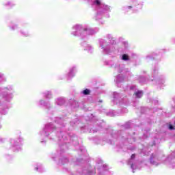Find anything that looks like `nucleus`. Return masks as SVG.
<instances>
[{"instance_id":"9d476101","label":"nucleus","mask_w":175,"mask_h":175,"mask_svg":"<svg viewBox=\"0 0 175 175\" xmlns=\"http://www.w3.org/2000/svg\"><path fill=\"white\" fill-rule=\"evenodd\" d=\"M21 33L22 36H25V37L29 36V32L25 31L24 30H21Z\"/></svg>"},{"instance_id":"412c9836","label":"nucleus","mask_w":175,"mask_h":175,"mask_svg":"<svg viewBox=\"0 0 175 175\" xmlns=\"http://www.w3.org/2000/svg\"><path fill=\"white\" fill-rule=\"evenodd\" d=\"M1 109H8V105L5 104H3V107H1Z\"/></svg>"},{"instance_id":"20e7f679","label":"nucleus","mask_w":175,"mask_h":175,"mask_svg":"<svg viewBox=\"0 0 175 175\" xmlns=\"http://www.w3.org/2000/svg\"><path fill=\"white\" fill-rule=\"evenodd\" d=\"M65 126L64 124V120L61 118H57L55 124L49 123L45 125L44 131H59L61 128Z\"/></svg>"},{"instance_id":"ddd939ff","label":"nucleus","mask_w":175,"mask_h":175,"mask_svg":"<svg viewBox=\"0 0 175 175\" xmlns=\"http://www.w3.org/2000/svg\"><path fill=\"white\" fill-rule=\"evenodd\" d=\"M122 61H129V56L126 54H124L122 55Z\"/></svg>"},{"instance_id":"a211bd4d","label":"nucleus","mask_w":175,"mask_h":175,"mask_svg":"<svg viewBox=\"0 0 175 175\" xmlns=\"http://www.w3.org/2000/svg\"><path fill=\"white\" fill-rule=\"evenodd\" d=\"M125 128H126L127 129H129V128H131V122H128L127 123H126L124 124Z\"/></svg>"},{"instance_id":"6ab92c4d","label":"nucleus","mask_w":175,"mask_h":175,"mask_svg":"<svg viewBox=\"0 0 175 175\" xmlns=\"http://www.w3.org/2000/svg\"><path fill=\"white\" fill-rule=\"evenodd\" d=\"M113 68H115V69H117V70H118V72H121V70H120V65L119 64H116L115 66H113Z\"/></svg>"},{"instance_id":"f257e3e1","label":"nucleus","mask_w":175,"mask_h":175,"mask_svg":"<svg viewBox=\"0 0 175 175\" xmlns=\"http://www.w3.org/2000/svg\"><path fill=\"white\" fill-rule=\"evenodd\" d=\"M96 31L92 28H83L81 25H75L71 29V35L79 36L81 39L87 38L90 35H94Z\"/></svg>"},{"instance_id":"2eb2a0df","label":"nucleus","mask_w":175,"mask_h":175,"mask_svg":"<svg viewBox=\"0 0 175 175\" xmlns=\"http://www.w3.org/2000/svg\"><path fill=\"white\" fill-rule=\"evenodd\" d=\"M4 5L5 6H9L10 8H12V6H14V3L11 1H8L7 3H5Z\"/></svg>"},{"instance_id":"b1692460","label":"nucleus","mask_w":175,"mask_h":175,"mask_svg":"<svg viewBox=\"0 0 175 175\" xmlns=\"http://www.w3.org/2000/svg\"><path fill=\"white\" fill-rule=\"evenodd\" d=\"M13 90V88H10L9 89L6 88L5 91H12Z\"/></svg>"},{"instance_id":"9b49d317","label":"nucleus","mask_w":175,"mask_h":175,"mask_svg":"<svg viewBox=\"0 0 175 175\" xmlns=\"http://www.w3.org/2000/svg\"><path fill=\"white\" fill-rule=\"evenodd\" d=\"M44 96L47 98V99H50L51 98V92H44Z\"/></svg>"},{"instance_id":"7c9ffc66","label":"nucleus","mask_w":175,"mask_h":175,"mask_svg":"<svg viewBox=\"0 0 175 175\" xmlns=\"http://www.w3.org/2000/svg\"><path fill=\"white\" fill-rule=\"evenodd\" d=\"M131 167H133V165H131Z\"/></svg>"},{"instance_id":"393cba45","label":"nucleus","mask_w":175,"mask_h":175,"mask_svg":"<svg viewBox=\"0 0 175 175\" xmlns=\"http://www.w3.org/2000/svg\"><path fill=\"white\" fill-rule=\"evenodd\" d=\"M120 77H121L120 75H119V76L117 77V80H118V81H121L120 80Z\"/></svg>"},{"instance_id":"a878e982","label":"nucleus","mask_w":175,"mask_h":175,"mask_svg":"<svg viewBox=\"0 0 175 175\" xmlns=\"http://www.w3.org/2000/svg\"><path fill=\"white\" fill-rule=\"evenodd\" d=\"M133 158H135V154L131 155V159H133Z\"/></svg>"},{"instance_id":"7ed1b4c3","label":"nucleus","mask_w":175,"mask_h":175,"mask_svg":"<svg viewBox=\"0 0 175 175\" xmlns=\"http://www.w3.org/2000/svg\"><path fill=\"white\" fill-rule=\"evenodd\" d=\"M92 6L97 8V18H100V14L102 13H106V12H110V7L102 3L101 0H92Z\"/></svg>"},{"instance_id":"dca6fc26","label":"nucleus","mask_w":175,"mask_h":175,"mask_svg":"<svg viewBox=\"0 0 175 175\" xmlns=\"http://www.w3.org/2000/svg\"><path fill=\"white\" fill-rule=\"evenodd\" d=\"M90 92L91 91H90V90L85 89V90L81 92V94H83V95H90Z\"/></svg>"},{"instance_id":"4be33fe9","label":"nucleus","mask_w":175,"mask_h":175,"mask_svg":"<svg viewBox=\"0 0 175 175\" xmlns=\"http://www.w3.org/2000/svg\"><path fill=\"white\" fill-rule=\"evenodd\" d=\"M158 73V70H153V75H157Z\"/></svg>"},{"instance_id":"aec40b11","label":"nucleus","mask_w":175,"mask_h":175,"mask_svg":"<svg viewBox=\"0 0 175 175\" xmlns=\"http://www.w3.org/2000/svg\"><path fill=\"white\" fill-rule=\"evenodd\" d=\"M2 114H7L8 113V110H6V109H3V111H2Z\"/></svg>"},{"instance_id":"4468645a","label":"nucleus","mask_w":175,"mask_h":175,"mask_svg":"<svg viewBox=\"0 0 175 175\" xmlns=\"http://www.w3.org/2000/svg\"><path fill=\"white\" fill-rule=\"evenodd\" d=\"M10 28L12 31H16V29H18V26L17 25H12L10 26Z\"/></svg>"},{"instance_id":"f8f14e48","label":"nucleus","mask_w":175,"mask_h":175,"mask_svg":"<svg viewBox=\"0 0 175 175\" xmlns=\"http://www.w3.org/2000/svg\"><path fill=\"white\" fill-rule=\"evenodd\" d=\"M118 96H120V94L117 92H113V98H114V102H116L117 103V100H118Z\"/></svg>"},{"instance_id":"f03ea898","label":"nucleus","mask_w":175,"mask_h":175,"mask_svg":"<svg viewBox=\"0 0 175 175\" xmlns=\"http://www.w3.org/2000/svg\"><path fill=\"white\" fill-rule=\"evenodd\" d=\"M108 41L104 39L99 40V44L102 51L104 54H110L114 51V44H116V39L110 34L107 35Z\"/></svg>"},{"instance_id":"6e6552de","label":"nucleus","mask_w":175,"mask_h":175,"mask_svg":"<svg viewBox=\"0 0 175 175\" xmlns=\"http://www.w3.org/2000/svg\"><path fill=\"white\" fill-rule=\"evenodd\" d=\"M56 103H57L59 106H61L62 105H64L65 103V100L64 99V98H57Z\"/></svg>"},{"instance_id":"423d86ee","label":"nucleus","mask_w":175,"mask_h":175,"mask_svg":"<svg viewBox=\"0 0 175 175\" xmlns=\"http://www.w3.org/2000/svg\"><path fill=\"white\" fill-rule=\"evenodd\" d=\"M76 67H72L71 68H70V71L68 74V79H72V77H75V75H76Z\"/></svg>"},{"instance_id":"cd10ccee","label":"nucleus","mask_w":175,"mask_h":175,"mask_svg":"<svg viewBox=\"0 0 175 175\" xmlns=\"http://www.w3.org/2000/svg\"><path fill=\"white\" fill-rule=\"evenodd\" d=\"M129 9H132V6H128L127 7Z\"/></svg>"},{"instance_id":"c85d7f7f","label":"nucleus","mask_w":175,"mask_h":175,"mask_svg":"<svg viewBox=\"0 0 175 175\" xmlns=\"http://www.w3.org/2000/svg\"><path fill=\"white\" fill-rule=\"evenodd\" d=\"M1 128H2V125L0 124V129H1Z\"/></svg>"},{"instance_id":"39448f33","label":"nucleus","mask_w":175,"mask_h":175,"mask_svg":"<svg viewBox=\"0 0 175 175\" xmlns=\"http://www.w3.org/2000/svg\"><path fill=\"white\" fill-rule=\"evenodd\" d=\"M81 46L83 47L84 50L88 51L89 53H92V50H94V48H92V46L87 42H83Z\"/></svg>"},{"instance_id":"1a4fd4ad","label":"nucleus","mask_w":175,"mask_h":175,"mask_svg":"<svg viewBox=\"0 0 175 175\" xmlns=\"http://www.w3.org/2000/svg\"><path fill=\"white\" fill-rule=\"evenodd\" d=\"M135 95L136 98H140L141 96H143V92L140 90L135 92Z\"/></svg>"},{"instance_id":"bb28decb","label":"nucleus","mask_w":175,"mask_h":175,"mask_svg":"<svg viewBox=\"0 0 175 175\" xmlns=\"http://www.w3.org/2000/svg\"><path fill=\"white\" fill-rule=\"evenodd\" d=\"M125 46L126 47L128 46V42H124Z\"/></svg>"},{"instance_id":"0eeeda50","label":"nucleus","mask_w":175,"mask_h":175,"mask_svg":"<svg viewBox=\"0 0 175 175\" xmlns=\"http://www.w3.org/2000/svg\"><path fill=\"white\" fill-rule=\"evenodd\" d=\"M5 96V99L7 102H10L13 99V94H7Z\"/></svg>"},{"instance_id":"f3484780","label":"nucleus","mask_w":175,"mask_h":175,"mask_svg":"<svg viewBox=\"0 0 175 175\" xmlns=\"http://www.w3.org/2000/svg\"><path fill=\"white\" fill-rule=\"evenodd\" d=\"M38 105L40 106H47V103H46V102H44L43 100H40L38 103Z\"/></svg>"},{"instance_id":"c756f323","label":"nucleus","mask_w":175,"mask_h":175,"mask_svg":"<svg viewBox=\"0 0 175 175\" xmlns=\"http://www.w3.org/2000/svg\"><path fill=\"white\" fill-rule=\"evenodd\" d=\"M2 76H3L2 75H0V77H2Z\"/></svg>"},{"instance_id":"5701e85b","label":"nucleus","mask_w":175,"mask_h":175,"mask_svg":"<svg viewBox=\"0 0 175 175\" xmlns=\"http://www.w3.org/2000/svg\"><path fill=\"white\" fill-rule=\"evenodd\" d=\"M130 90H136V86H131L130 88Z\"/></svg>"},{"instance_id":"2f4dec72","label":"nucleus","mask_w":175,"mask_h":175,"mask_svg":"<svg viewBox=\"0 0 175 175\" xmlns=\"http://www.w3.org/2000/svg\"><path fill=\"white\" fill-rule=\"evenodd\" d=\"M148 57H150V56H147L146 58H148Z\"/></svg>"}]
</instances>
